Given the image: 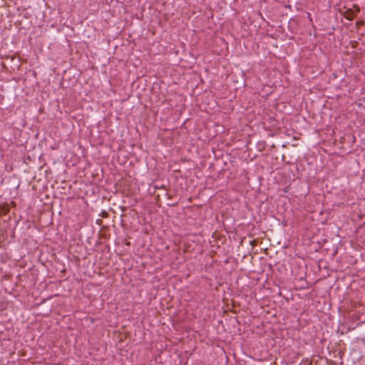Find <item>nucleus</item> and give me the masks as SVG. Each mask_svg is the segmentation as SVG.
Returning a JSON list of instances; mask_svg holds the SVG:
<instances>
[{
    "label": "nucleus",
    "instance_id": "nucleus-1",
    "mask_svg": "<svg viewBox=\"0 0 365 365\" xmlns=\"http://www.w3.org/2000/svg\"><path fill=\"white\" fill-rule=\"evenodd\" d=\"M343 16L349 21H352L356 17V11L353 9H346Z\"/></svg>",
    "mask_w": 365,
    "mask_h": 365
},
{
    "label": "nucleus",
    "instance_id": "nucleus-2",
    "mask_svg": "<svg viewBox=\"0 0 365 365\" xmlns=\"http://www.w3.org/2000/svg\"><path fill=\"white\" fill-rule=\"evenodd\" d=\"M352 9L356 11V15L360 11V7L356 4H354Z\"/></svg>",
    "mask_w": 365,
    "mask_h": 365
}]
</instances>
